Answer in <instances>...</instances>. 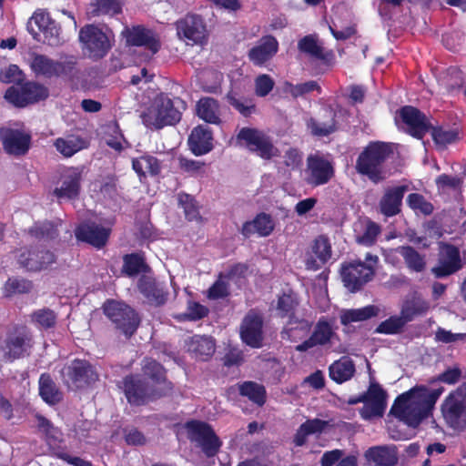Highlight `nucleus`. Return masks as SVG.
Returning <instances> with one entry per match:
<instances>
[{
  "label": "nucleus",
  "instance_id": "obj_22",
  "mask_svg": "<svg viewBox=\"0 0 466 466\" xmlns=\"http://www.w3.org/2000/svg\"><path fill=\"white\" fill-rule=\"evenodd\" d=\"M127 46H143L152 54H156L161 47L160 41L156 33L144 25L126 26L122 32Z\"/></svg>",
  "mask_w": 466,
  "mask_h": 466
},
{
  "label": "nucleus",
  "instance_id": "obj_33",
  "mask_svg": "<svg viewBox=\"0 0 466 466\" xmlns=\"http://www.w3.org/2000/svg\"><path fill=\"white\" fill-rule=\"evenodd\" d=\"M186 347L196 360L206 361L216 350L215 340L211 337L195 335L186 340Z\"/></svg>",
  "mask_w": 466,
  "mask_h": 466
},
{
  "label": "nucleus",
  "instance_id": "obj_9",
  "mask_svg": "<svg viewBox=\"0 0 466 466\" xmlns=\"http://www.w3.org/2000/svg\"><path fill=\"white\" fill-rule=\"evenodd\" d=\"M184 428L188 441L199 448L207 458L218 455L223 442L209 423L190 420L184 424Z\"/></svg>",
  "mask_w": 466,
  "mask_h": 466
},
{
  "label": "nucleus",
  "instance_id": "obj_30",
  "mask_svg": "<svg viewBox=\"0 0 466 466\" xmlns=\"http://www.w3.org/2000/svg\"><path fill=\"white\" fill-rule=\"evenodd\" d=\"M279 50V42L275 36H262L258 44L249 49L248 56L255 66H261L270 60Z\"/></svg>",
  "mask_w": 466,
  "mask_h": 466
},
{
  "label": "nucleus",
  "instance_id": "obj_12",
  "mask_svg": "<svg viewBox=\"0 0 466 466\" xmlns=\"http://www.w3.org/2000/svg\"><path fill=\"white\" fill-rule=\"evenodd\" d=\"M441 410L449 428L456 431H466V397L461 389L450 392L443 400Z\"/></svg>",
  "mask_w": 466,
  "mask_h": 466
},
{
  "label": "nucleus",
  "instance_id": "obj_7",
  "mask_svg": "<svg viewBox=\"0 0 466 466\" xmlns=\"http://www.w3.org/2000/svg\"><path fill=\"white\" fill-rule=\"evenodd\" d=\"M378 262V256L367 253L364 261L356 259L343 263L340 274L344 286L351 292L360 290L373 279Z\"/></svg>",
  "mask_w": 466,
  "mask_h": 466
},
{
  "label": "nucleus",
  "instance_id": "obj_29",
  "mask_svg": "<svg viewBox=\"0 0 466 466\" xmlns=\"http://www.w3.org/2000/svg\"><path fill=\"white\" fill-rule=\"evenodd\" d=\"M335 332L330 323L324 318H320L316 323L313 332L309 339L297 345L295 350L299 352H305L316 346H324L331 342Z\"/></svg>",
  "mask_w": 466,
  "mask_h": 466
},
{
  "label": "nucleus",
  "instance_id": "obj_51",
  "mask_svg": "<svg viewBox=\"0 0 466 466\" xmlns=\"http://www.w3.org/2000/svg\"><path fill=\"white\" fill-rule=\"evenodd\" d=\"M148 266L142 255L138 253L126 254L123 257L122 272L128 277H134L141 272H146Z\"/></svg>",
  "mask_w": 466,
  "mask_h": 466
},
{
  "label": "nucleus",
  "instance_id": "obj_24",
  "mask_svg": "<svg viewBox=\"0 0 466 466\" xmlns=\"http://www.w3.org/2000/svg\"><path fill=\"white\" fill-rule=\"evenodd\" d=\"M332 248L329 238L325 235L318 236L310 246V250L307 252L305 266L309 270H319L331 258Z\"/></svg>",
  "mask_w": 466,
  "mask_h": 466
},
{
  "label": "nucleus",
  "instance_id": "obj_23",
  "mask_svg": "<svg viewBox=\"0 0 466 466\" xmlns=\"http://www.w3.org/2000/svg\"><path fill=\"white\" fill-rule=\"evenodd\" d=\"M110 234V228H105L93 221L82 223L75 230L77 240L87 243L97 249L106 245Z\"/></svg>",
  "mask_w": 466,
  "mask_h": 466
},
{
  "label": "nucleus",
  "instance_id": "obj_4",
  "mask_svg": "<svg viewBox=\"0 0 466 466\" xmlns=\"http://www.w3.org/2000/svg\"><path fill=\"white\" fill-rule=\"evenodd\" d=\"M63 384L68 390H83L92 387L98 380L96 368L87 360L76 358L60 370Z\"/></svg>",
  "mask_w": 466,
  "mask_h": 466
},
{
  "label": "nucleus",
  "instance_id": "obj_46",
  "mask_svg": "<svg viewBox=\"0 0 466 466\" xmlns=\"http://www.w3.org/2000/svg\"><path fill=\"white\" fill-rule=\"evenodd\" d=\"M239 394L261 407L266 403L267 391L262 384L248 380L238 384Z\"/></svg>",
  "mask_w": 466,
  "mask_h": 466
},
{
  "label": "nucleus",
  "instance_id": "obj_39",
  "mask_svg": "<svg viewBox=\"0 0 466 466\" xmlns=\"http://www.w3.org/2000/svg\"><path fill=\"white\" fill-rule=\"evenodd\" d=\"M355 371L353 360L345 356L334 361L329 368V378L339 384L350 380L354 376Z\"/></svg>",
  "mask_w": 466,
  "mask_h": 466
},
{
  "label": "nucleus",
  "instance_id": "obj_18",
  "mask_svg": "<svg viewBox=\"0 0 466 466\" xmlns=\"http://www.w3.org/2000/svg\"><path fill=\"white\" fill-rule=\"evenodd\" d=\"M83 179V167H70L64 170L60 177V186L54 189V196L57 199L76 200L81 191Z\"/></svg>",
  "mask_w": 466,
  "mask_h": 466
},
{
  "label": "nucleus",
  "instance_id": "obj_55",
  "mask_svg": "<svg viewBox=\"0 0 466 466\" xmlns=\"http://www.w3.org/2000/svg\"><path fill=\"white\" fill-rule=\"evenodd\" d=\"M285 90L288 91L292 97L298 98L303 96L306 94L317 91L319 94L321 93V87L317 81L309 80L304 83L294 85L289 82L285 83Z\"/></svg>",
  "mask_w": 466,
  "mask_h": 466
},
{
  "label": "nucleus",
  "instance_id": "obj_56",
  "mask_svg": "<svg viewBox=\"0 0 466 466\" xmlns=\"http://www.w3.org/2000/svg\"><path fill=\"white\" fill-rule=\"evenodd\" d=\"M380 231L381 229L380 225L369 219L366 223L363 233L357 237L356 241L360 245L371 247L376 243Z\"/></svg>",
  "mask_w": 466,
  "mask_h": 466
},
{
  "label": "nucleus",
  "instance_id": "obj_54",
  "mask_svg": "<svg viewBox=\"0 0 466 466\" xmlns=\"http://www.w3.org/2000/svg\"><path fill=\"white\" fill-rule=\"evenodd\" d=\"M433 142L437 146L445 147L459 140V132L454 129H444L442 127H433L430 129Z\"/></svg>",
  "mask_w": 466,
  "mask_h": 466
},
{
  "label": "nucleus",
  "instance_id": "obj_48",
  "mask_svg": "<svg viewBox=\"0 0 466 466\" xmlns=\"http://www.w3.org/2000/svg\"><path fill=\"white\" fill-rule=\"evenodd\" d=\"M29 317L32 324L45 330L55 328L57 321V314L49 308L35 309Z\"/></svg>",
  "mask_w": 466,
  "mask_h": 466
},
{
  "label": "nucleus",
  "instance_id": "obj_25",
  "mask_svg": "<svg viewBox=\"0 0 466 466\" xmlns=\"http://www.w3.org/2000/svg\"><path fill=\"white\" fill-rule=\"evenodd\" d=\"M137 289L147 302L155 307L163 306L168 299L169 292L165 283L150 276H141L137 281Z\"/></svg>",
  "mask_w": 466,
  "mask_h": 466
},
{
  "label": "nucleus",
  "instance_id": "obj_63",
  "mask_svg": "<svg viewBox=\"0 0 466 466\" xmlns=\"http://www.w3.org/2000/svg\"><path fill=\"white\" fill-rule=\"evenodd\" d=\"M435 183L439 191L456 190L461 187L462 180L457 176L441 174L436 177Z\"/></svg>",
  "mask_w": 466,
  "mask_h": 466
},
{
  "label": "nucleus",
  "instance_id": "obj_14",
  "mask_svg": "<svg viewBox=\"0 0 466 466\" xmlns=\"http://www.w3.org/2000/svg\"><path fill=\"white\" fill-rule=\"evenodd\" d=\"M463 266L460 248L451 243L440 242L437 262L431 268V273L435 279H445L460 271Z\"/></svg>",
  "mask_w": 466,
  "mask_h": 466
},
{
  "label": "nucleus",
  "instance_id": "obj_64",
  "mask_svg": "<svg viewBox=\"0 0 466 466\" xmlns=\"http://www.w3.org/2000/svg\"><path fill=\"white\" fill-rule=\"evenodd\" d=\"M44 39L43 42L51 46H56L60 44V27L54 20L50 25L45 27L42 31Z\"/></svg>",
  "mask_w": 466,
  "mask_h": 466
},
{
  "label": "nucleus",
  "instance_id": "obj_8",
  "mask_svg": "<svg viewBox=\"0 0 466 466\" xmlns=\"http://www.w3.org/2000/svg\"><path fill=\"white\" fill-rule=\"evenodd\" d=\"M0 140L5 154L20 157L32 147V133L23 122L10 121L0 127Z\"/></svg>",
  "mask_w": 466,
  "mask_h": 466
},
{
  "label": "nucleus",
  "instance_id": "obj_47",
  "mask_svg": "<svg viewBox=\"0 0 466 466\" xmlns=\"http://www.w3.org/2000/svg\"><path fill=\"white\" fill-rule=\"evenodd\" d=\"M33 238L38 240L51 241L59 236L57 225L52 221L45 220L35 223L28 230Z\"/></svg>",
  "mask_w": 466,
  "mask_h": 466
},
{
  "label": "nucleus",
  "instance_id": "obj_43",
  "mask_svg": "<svg viewBox=\"0 0 466 466\" xmlns=\"http://www.w3.org/2000/svg\"><path fill=\"white\" fill-rule=\"evenodd\" d=\"M38 428L45 434V440L47 445L53 450V453L56 451H63L60 448L62 442V432L55 427L52 422L42 415H37Z\"/></svg>",
  "mask_w": 466,
  "mask_h": 466
},
{
  "label": "nucleus",
  "instance_id": "obj_21",
  "mask_svg": "<svg viewBox=\"0 0 466 466\" xmlns=\"http://www.w3.org/2000/svg\"><path fill=\"white\" fill-rule=\"evenodd\" d=\"M141 370L142 377L152 380L161 395L166 397L172 394L174 385L167 380V370L160 362L153 358L146 357L142 360Z\"/></svg>",
  "mask_w": 466,
  "mask_h": 466
},
{
  "label": "nucleus",
  "instance_id": "obj_19",
  "mask_svg": "<svg viewBox=\"0 0 466 466\" xmlns=\"http://www.w3.org/2000/svg\"><path fill=\"white\" fill-rule=\"evenodd\" d=\"M399 116L406 126V132L417 139H422L431 128V123L427 116L412 106H402L399 110Z\"/></svg>",
  "mask_w": 466,
  "mask_h": 466
},
{
  "label": "nucleus",
  "instance_id": "obj_37",
  "mask_svg": "<svg viewBox=\"0 0 466 466\" xmlns=\"http://www.w3.org/2000/svg\"><path fill=\"white\" fill-rule=\"evenodd\" d=\"M197 116L208 124L221 123L219 103L213 97H202L196 105Z\"/></svg>",
  "mask_w": 466,
  "mask_h": 466
},
{
  "label": "nucleus",
  "instance_id": "obj_34",
  "mask_svg": "<svg viewBox=\"0 0 466 466\" xmlns=\"http://www.w3.org/2000/svg\"><path fill=\"white\" fill-rule=\"evenodd\" d=\"M299 304V301L293 291L283 292L277 299V316L281 319H288L289 325L299 323V319L296 316Z\"/></svg>",
  "mask_w": 466,
  "mask_h": 466
},
{
  "label": "nucleus",
  "instance_id": "obj_42",
  "mask_svg": "<svg viewBox=\"0 0 466 466\" xmlns=\"http://www.w3.org/2000/svg\"><path fill=\"white\" fill-rule=\"evenodd\" d=\"M329 119L327 121H318L311 117L307 122V127L310 130L311 135L315 137H328L338 130L336 120V112L332 109L326 110Z\"/></svg>",
  "mask_w": 466,
  "mask_h": 466
},
{
  "label": "nucleus",
  "instance_id": "obj_27",
  "mask_svg": "<svg viewBox=\"0 0 466 466\" xmlns=\"http://www.w3.org/2000/svg\"><path fill=\"white\" fill-rule=\"evenodd\" d=\"M263 319L254 312H248L240 326L242 341L251 348H260L263 340Z\"/></svg>",
  "mask_w": 466,
  "mask_h": 466
},
{
  "label": "nucleus",
  "instance_id": "obj_57",
  "mask_svg": "<svg viewBox=\"0 0 466 466\" xmlns=\"http://www.w3.org/2000/svg\"><path fill=\"white\" fill-rule=\"evenodd\" d=\"M32 289V281L25 279L9 278L5 284V292L7 296L26 294L29 293Z\"/></svg>",
  "mask_w": 466,
  "mask_h": 466
},
{
  "label": "nucleus",
  "instance_id": "obj_58",
  "mask_svg": "<svg viewBox=\"0 0 466 466\" xmlns=\"http://www.w3.org/2000/svg\"><path fill=\"white\" fill-rule=\"evenodd\" d=\"M404 326L402 319L394 315L380 322L375 329V332L380 334L394 335L400 333Z\"/></svg>",
  "mask_w": 466,
  "mask_h": 466
},
{
  "label": "nucleus",
  "instance_id": "obj_38",
  "mask_svg": "<svg viewBox=\"0 0 466 466\" xmlns=\"http://www.w3.org/2000/svg\"><path fill=\"white\" fill-rule=\"evenodd\" d=\"M38 385L39 395L46 403L56 405L63 400V392L49 373L45 372L40 375Z\"/></svg>",
  "mask_w": 466,
  "mask_h": 466
},
{
  "label": "nucleus",
  "instance_id": "obj_62",
  "mask_svg": "<svg viewBox=\"0 0 466 466\" xmlns=\"http://www.w3.org/2000/svg\"><path fill=\"white\" fill-rule=\"evenodd\" d=\"M275 82L270 76L259 75L255 79V93L258 96L264 97L273 90Z\"/></svg>",
  "mask_w": 466,
  "mask_h": 466
},
{
  "label": "nucleus",
  "instance_id": "obj_13",
  "mask_svg": "<svg viewBox=\"0 0 466 466\" xmlns=\"http://www.w3.org/2000/svg\"><path fill=\"white\" fill-rule=\"evenodd\" d=\"M49 95L48 88L34 81H22L7 88L5 98L16 107L45 100Z\"/></svg>",
  "mask_w": 466,
  "mask_h": 466
},
{
  "label": "nucleus",
  "instance_id": "obj_35",
  "mask_svg": "<svg viewBox=\"0 0 466 466\" xmlns=\"http://www.w3.org/2000/svg\"><path fill=\"white\" fill-rule=\"evenodd\" d=\"M365 457L376 466H395L398 463V452L396 446H374L370 448Z\"/></svg>",
  "mask_w": 466,
  "mask_h": 466
},
{
  "label": "nucleus",
  "instance_id": "obj_6",
  "mask_svg": "<svg viewBox=\"0 0 466 466\" xmlns=\"http://www.w3.org/2000/svg\"><path fill=\"white\" fill-rule=\"evenodd\" d=\"M104 315L114 324L115 329L127 339H130L140 325V317L131 306L124 301L106 299L102 305Z\"/></svg>",
  "mask_w": 466,
  "mask_h": 466
},
{
  "label": "nucleus",
  "instance_id": "obj_26",
  "mask_svg": "<svg viewBox=\"0 0 466 466\" xmlns=\"http://www.w3.org/2000/svg\"><path fill=\"white\" fill-rule=\"evenodd\" d=\"M409 187L407 185L388 187L379 201L380 214L386 218H392L401 212L402 200Z\"/></svg>",
  "mask_w": 466,
  "mask_h": 466
},
{
  "label": "nucleus",
  "instance_id": "obj_1",
  "mask_svg": "<svg viewBox=\"0 0 466 466\" xmlns=\"http://www.w3.org/2000/svg\"><path fill=\"white\" fill-rule=\"evenodd\" d=\"M443 390L442 387L430 390L427 386L417 385L395 399L390 414L408 426L416 428L431 415Z\"/></svg>",
  "mask_w": 466,
  "mask_h": 466
},
{
  "label": "nucleus",
  "instance_id": "obj_36",
  "mask_svg": "<svg viewBox=\"0 0 466 466\" xmlns=\"http://www.w3.org/2000/svg\"><path fill=\"white\" fill-rule=\"evenodd\" d=\"M298 49L309 58L322 62H328L332 57V53L325 52L323 46L319 44L318 38L314 35H308L299 39Z\"/></svg>",
  "mask_w": 466,
  "mask_h": 466
},
{
  "label": "nucleus",
  "instance_id": "obj_2",
  "mask_svg": "<svg viewBox=\"0 0 466 466\" xmlns=\"http://www.w3.org/2000/svg\"><path fill=\"white\" fill-rule=\"evenodd\" d=\"M393 154L392 143L370 141L360 153L355 168L359 174L367 176L371 182L378 184L385 179L383 165Z\"/></svg>",
  "mask_w": 466,
  "mask_h": 466
},
{
  "label": "nucleus",
  "instance_id": "obj_32",
  "mask_svg": "<svg viewBox=\"0 0 466 466\" xmlns=\"http://www.w3.org/2000/svg\"><path fill=\"white\" fill-rule=\"evenodd\" d=\"M274 228L275 222L272 217L265 212H260L252 220L243 223L240 232L247 238L255 233L259 237H268Z\"/></svg>",
  "mask_w": 466,
  "mask_h": 466
},
{
  "label": "nucleus",
  "instance_id": "obj_52",
  "mask_svg": "<svg viewBox=\"0 0 466 466\" xmlns=\"http://www.w3.org/2000/svg\"><path fill=\"white\" fill-rule=\"evenodd\" d=\"M90 14L93 16H114L122 13L123 0H96Z\"/></svg>",
  "mask_w": 466,
  "mask_h": 466
},
{
  "label": "nucleus",
  "instance_id": "obj_41",
  "mask_svg": "<svg viewBox=\"0 0 466 466\" xmlns=\"http://www.w3.org/2000/svg\"><path fill=\"white\" fill-rule=\"evenodd\" d=\"M132 168L141 179L146 177L147 173L153 177L157 176L161 171V165L156 157L144 154L139 157L132 159Z\"/></svg>",
  "mask_w": 466,
  "mask_h": 466
},
{
  "label": "nucleus",
  "instance_id": "obj_17",
  "mask_svg": "<svg viewBox=\"0 0 466 466\" xmlns=\"http://www.w3.org/2000/svg\"><path fill=\"white\" fill-rule=\"evenodd\" d=\"M79 39L93 58L104 57L110 49L107 35L97 26L87 25L80 29Z\"/></svg>",
  "mask_w": 466,
  "mask_h": 466
},
{
  "label": "nucleus",
  "instance_id": "obj_50",
  "mask_svg": "<svg viewBox=\"0 0 466 466\" xmlns=\"http://www.w3.org/2000/svg\"><path fill=\"white\" fill-rule=\"evenodd\" d=\"M30 67L35 76L46 78L54 77V59L46 55L32 54Z\"/></svg>",
  "mask_w": 466,
  "mask_h": 466
},
{
  "label": "nucleus",
  "instance_id": "obj_3",
  "mask_svg": "<svg viewBox=\"0 0 466 466\" xmlns=\"http://www.w3.org/2000/svg\"><path fill=\"white\" fill-rule=\"evenodd\" d=\"M33 346V334L23 324L8 326L0 337V351L3 360L7 363L30 356Z\"/></svg>",
  "mask_w": 466,
  "mask_h": 466
},
{
  "label": "nucleus",
  "instance_id": "obj_59",
  "mask_svg": "<svg viewBox=\"0 0 466 466\" xmlns=\"http://www.w3.org/2000/svg\"><path fill=\"white\" fill-rule=\"evenodd\" d=\"M428 309L426 303L407 302L400 310V318L406 323L411 321L416 316L425 313Z\"/></svg>",
  "mask_w": 466,
  "mask_h": 466
},
{
  "label": "nucleus",
  "instance_id": "obj_49",
  "mask_svg": "<svg viewBox=\"0 0 466 466\" xmlns=\"http://www.w3.org/2000/svg\"><path fill=\"white\" fill-rule=\"evenodd\" d=\"M399 254L403 258L407 267L414 272H422L426 268L423 255H420L410 246H401L398 248Z\"/></svg>",
  "mask_w": 466,
  "mask_h": 466
},
{
  "label": "nucleus",
  "instance_id": "obj_53",
  "mask_svg": "<svg viewBox=\"0 0 466 466\" xmlns=\"http://www.w3.org/2000/svg\"><path fill=\"white\" fill-rule=\"evenodd\" d=\"M407 206L415 212V214L430 216L434 211V206L428 201L426 198L420 193H410L406 198Z\"/></svg>",
  "mask_w": 466,
  "mask_h": 466
},
{
  "label": "nucleus",
  "instance_id": "obj_28",
  "mask_svg": "<svg viewBox=\"0 0 466 466\" xmlns=\"http://www.w3.org/2000/svg\"><path fill=\"white\" fill-rule=\"evenodd\" d=\"M177 35L195 44L206 37V25L200 15L188 14L176 23Z\"/></svg>",
  "mask_w": 466,
  "mask_h": 466
},
{
  "label": "nucleus",
  "instance_id": "obj_44",
  "mask_svg": "<svg viewBox=\"0 0 466 466\" xmlns=\"http://www.w3.org/2000/svg\"><path fill=\"white\" fill-rule=\"evenodd\" d=\"M379 308L374 305H368L360 309L343 310L339 316L340 323L347 326L352 322H359L370 319L379 314Z\"/></svg>",
  "mask_w": 466,
  "mask_h": 466
},
{
  "label": "nucleus",
  "instance_id": "obj_40",
  "mask_svg": "<svg viewBox=\"0 0 466 466\" xmlns=\"http://www.w3.org/2000/svg\"><path fill=\"white\" fill-rule=\"evenodd\" d=\"M77 57L73 55H62L59 60H54V77L73 80L78 75Z\"/></svg>",
  "mask_w": 466,
  "mask_h": 466
},
{
  "label": "nucleus",
  "instance_id": "obj_61",
  "mask_svg": "<svg viewBox=\"0 0 466 466\" xmlns=\"http://www.w3.org/2000/svg\"><path fill=\"white\" fill-rule=\"evenodd\" d=\"M209 313V309L196 301H188L187 312L183 314V319L186 320L196 321L204 319Z\"/></svg>",
  "mask_w": 466,
  "mask_h": 466
},
{
  "label": "nucleus",
  "instance_id": "obj_15",
  "mask_svg": "<svg viewBox=\"0 0 466 466\" xmlns=\"http://www.w3.org/2000/svg\"><path fill=\"white\" fill-rule=\"evenodd\" d=\"M15 257L20 267L31 272L46 269L56 261L54 252L39 246L20 248Z\"/></svg>",
  "mask_w": 466,
  "mask_h": 466
},
{
  "label": "nucleus",
  "instance_id": "obj_10",
  "mask_svg": "<svg viewBox=\"0 0 466 466\" xmlns=\"http://www.w3.org/2000/svg\"><path fill=\"white\" fill-rule=\"evenodd\" d=\"M127 402L132 406H143L164 396L157 388L150 385L141 374H128L118 384Z\"/></svg>",
  "mask_w": 466,
  "mask_h": 466
},
{
  "label": "nucleus",
  "instance_id": "obj_45",
  "mask_svg": "<svg viewBox=\"0 0 466 466\" xmlns=\"http://www.w3.org/2000/svg\"><path fill=\"white\" fill-rule=\"evenodd\" d=\"M56 149L65 157H71L78 151L86 147V142L78 136H67L66 137H58L55 140Z\"/></svg>",
  "mask_w": 466,
  "mask_h": 466
},
{
  "label": "nucleus",
  "instance_id": "obj_60",
  "mask_svg": "<svg viewBox=\"0 0 466 466\" xmlns=\"http://www.w3.org/2000/svg\"><path fill=\"white\" fill-rule=\"evenodd\" d=\"M178 201L184 209L186 218L189 221L199 218V211L195 198L188 194H180Z\"/></svg>",
  "mask_w": 466,
  "mask_h": 466
},
{
  "label": "nucleus",
  "instance_id": "obj_5",
  "mask_svg": "<svg viewBox=\"0 0 466 466\" xmlns=\"http://www.w3.org/2000/svg\"><path fill=\"white\" fill-rule=\"evenodd\" d=\"M142 123L150 129L159 130L167 126H174L181 119V112L175 107L167 96L161 94L141 114Z\"/></svg>",
  "mask_w": 466,
  "mask_h": 466
},
{
  "label": "nucleus",
  "instance_id": "obj_11",
  "mask_svg": "<svg viewBox=\"0 0 466 466\" xmlns=\"http://www.w3.org/2000/svg\"><path fill=\"white\" fill-rule=\"evenodd\" d=\"M237 139L244 141L246 147L262 159L269 160L280 154L271 137L258 128L242 127L237 135Z\"/></svg>",
  "mask_w": 466,
  "mask_h": 466
},
{
  "label": "nucleus",
  "instance_id": "obj_31",
  "mask_svg": "<svg viewBox=\"0 0 466 466\" xmlns=\"http://www.w3.org/2000/svg\"><path fill=\"white\" fill-rule=\"evenodd\" d=\"M187 144L195 156L209 153L214 147L212 130L204 125L195 127L188 137Z\"/></svg>",
  "mask_w": 466,
  "mask_h": 466
},
{
  "label": "nucleus",
  "instance_id": "obj_20",
  "mask_svg": "<svg viewBox=\"0 0 466 466\" xmlns=\"http://www.w3.org/2000/svg\"><path fill=\"white\" fill-rule=\"evenodd\" d=\"M307 181L313 187L327 184L334 177L332 163L319 154L309 155L307 158Z\"/></svg>",
  "mask_w": 466,
  "mask_h": 466
},
{
  "label": "nucleus",
  "instance_id": "obj_16",
  "mask_svg": "<svg viewBox=\"0 0 466 466\" xmlns=\"http://www.w3.org/2000/svg\"><path fill=\"white\" fill-rule=\"evenodd\" d=\"M363 396L365 400L364 406L360 410V417L366 420L382 417L387 407L386 390L379 383L372 382Z\"/></svg>",
  "mask_w": 466,
  "mask_h": 466
}]
</instances>
